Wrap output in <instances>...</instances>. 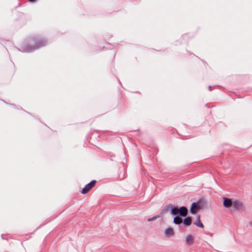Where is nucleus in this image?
<instances>
[{"mask_svg":"<svg viewBox=\"0 0 252 252\" xmlns=\"http://www.w3.org/2000/svg\"><path fill=\"white\" fill-rule=\"evenodd\" d=\"M232 207L235 209H241L243 208V204L240 201L234 199Z\"/></svg>","mask_w":252,"mask_h":252,"instance_id":"4","label":"nucleus"},{"mask_svg":"<svg viewBox=\"0 0 252 252\" xmlns=\"http://www.w3.org/2000/svg\"><path fill=\"white\" fill-rule=\"evenodd\" d=\"M188 212V209L184 206H182L180 208H178L177 207H175L172 209L171 211V214L173 215H177L180 214V216L182 217H186Z\"/></svg>","mask_w":252,"mask_h":252,"instance_id":"1","label":"nucleus"},{"mask_svg":"<svg viewBox=\"0 0 252 252\" xmlns=\"http://www.w3.org/2000/svg\"><path fill=\"white\" fill-rule=\"evenodd\" d=\"M36 0H29V1L30 2H33L34 1H35Z\"/></svg>","mask_w":252,"mask_h":252,"instance_id":"12","label":"nucleus"},{"mask_svg":"<svg viewBox=\"0 0 252 252\" xmlns=\"http://www.w3.org/2000/svg\"><path fill=\"white\" fill-rule=\"evenodd\" d=\"M199 209V207H198V206L196 203H193L192 204V205H191V207L190 208V212L192 214H194L197 212V211H198V210Z\"/></svg>","mask_w":252,"mask_h":252,"instance_id":"5","label":"nucleus"},{"mask_svg":"<svg viewBox=\"0 0 252 252\" xmlns=\"http://www.w3.org/2000/svg\"><path fill=\"white\" fill-rule=\"evenodd\" d=\"M186 243L188 245H191L193 243V237L191 235H187L186 237Z\"/></svg>","mask_w":252,"mask_h":252,"instance_id":"6","label":"nucleus"},{"mask_svg":"<svg viewBox=\"0 0 252 252\" xmlns=\"http://www.w3.org/2000/svg\"><path fill=\"white\" fill-rule=\"evenodd\" d=\"M96 181L95 180L92 181L90 183L88 184L82 189L81 193L82 194L87 193L92 188H93L95 185Z\"/></svg>","mask_w":252,"mask_h":252,"instance_id":"2","label":"nucleus"},{"mask_svg":"<svg viewBox=\"0 0 252 252\" xmlns=\"http://www.w3.org/2000/svg\"><path fill=\"white\" fill-rule=\"evenodd\" d=\"M161 216V215H157V216H154L153 217V218H149L148 219V221H153V220H155L156 219L159 218Z\"/></svg>","mask_w":252,"mask_h":252,"instance_id":"11","label":"nucleus"},{"mask_svg":"<svg viewBox=\"0 0 252 252\" xmlns=\"http://www.w3.org/2000/svg\"><path fill=\"white\" fill-rule=\"evenodd\" d=\"M183 222L182 219L176 216L174 219V222L176 224H180Z\"/></svg>","mask_w":252,"mask_h":252,"instance_id":"9","label":"nucleus"},{"mask_svg":"<svg viewBox=\"0 0 252 252\" xmlns=\"http://www.w3.org/2000/svg\"><path fill=\"white\" fill-rule=\"evenodd\" d=\"M233 200L224 197L223 198V205L226 208H229L232 206Z\"/></svg>","mask_w":252,"mask_h":252,"instance_id":"3","label":"nucleus"},{"mask_svg":"<svg viewBox=\"0 0 252 252\" xmlns=\"http://www.w3.org/2000/svg\"><path fill=\"white\" fill-rule=\"evenodd\" d=\"M194 224L198 226V227H200L201 228H203L204 227V225L203 224V223L201 222L200 220V217L199 216L198 217V220L196 221L195 222H194Z\"/></svg>","mask_w":252,"mask_h":252,"instance_id":"10","label":"nucleus"},{"mask_svg":"<svg viewBox=\"0 0 252 252\" xmlns=\"http://www.w3.org/2000/svg\"><path fill=\"white\" fill-rule=\"evenodd\" d=\"M191 219L190 217L186 218L183 221L184 224L186 226H189L191 224Z\"/></svg>","mask_w":252,"mask_h":252,"instance_id":"7","label":"nucleus"},{"mask_svg":"<svg viewBox=\"0 0 252 252\" xmlns=\"http://www.w3.org/2000/svg\"><path fill=\"white\" fill-rule=\"evenodd\" d=\"M165 233L167 236H172L174 234V231L172 228H168L166 229Z\"/></svg>","mask_w":252,"mask_h":252,"instance_id":"8","label":"nucleus"}]
</instances>
